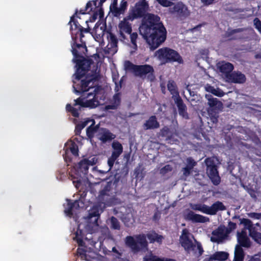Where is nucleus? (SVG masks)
<instances>
[{"instance_id":"1","label":"nucleus","mask_w":261,"mask_h":261,"mask_svg":"<svg viewBox=\"0 0 261 261\" xmlns=\"http://www.w3.org/2000/svg\"><path fill=\"white\" fill-rule=\"evenodd\" d=\"M148 10V2L146 0H139L129 9L127 19L133 21L142 18L139 32L150 49L153 51L165 41L167 31L160 17L158 15L147 13Z\"/></svg>"},{"instance_id":"2","label":"nucleus","mask_w":261,"mask_h":261,"mask_svg":"<svg viewBox=\"0 0 261 261\" xmlns=\"http://www.w3.org/2000/svg\"><path fill=\"white\" fill-rule=\"evenodd\" d=\"M71 36L74 43L72 45V53L74 56L73 61L76 63V80L74 82V86L78 90L86 89L88 84L91 82L92 79L87 78V80L80 81V77L84 75L90 70L91 65L93 63L91 59H86L82 54L84 51H87L86 42L83 40L84 35L82 32L77 31L72 32Z\"/></svg>"},{"instance_id":"3","label":"nucleus","mask_w":261,"mask_h":261,"mask_svg":"<svg viewBox=\"0 0 261 261\" xmlns=\"http://www.w3.org/2000/svg\"><path fill=\"white\" fill-rule=\"evenodd\" d=\"M86 74L80 77L79 81H85L87 80V78L92 79L91 82L88 84L86 89H83V90H77L79 89L76 88L74 86V82L76 80L75 73L73 75L75 76L73 79V92L77 94H81L85 92L88 91L90 89L94 88L93 92H89L87 94V96L86 97H83L82 96L77 98L74 100V103L73 106H72L70 104L68 103L66 106V111L68 112H70L72 116L78 118L80 116L79 111H81V108H90L91 109L95 108L99 105V95L101 94L102 91V89L100 86L96 85L95 83L97 80V76L95 74H92L91 76L86 75Z\"/></svg>"},{"instance_id":"4","label":"nucleus","mask_w":261,"mask_h":261,"mask_svg":"<svg viewBox=\"0 0 261 261\" xmlns=\"http://www.w3.org/2000/svg\"><path fill=\"white\" fill-rule=\"evenodd\" d=\"M146 237L151 243L155 242L161 243L163 239L162 236L153 231L151 233H147L146 236L144 234H137L135 237L127 236L125 239V243L134 254L140 252H145L148 250V242Z\"/></svg>"},{"instance_id":"5","label":"nucleus","mask_w":261,"mask_h":261,"mask_svg":"<svg viewBox=\"0 0 261 261\" xmlns=\"http://www.w3.org/2000/svg\"><path fill=\"white\" fill-rule=\"evenodd\" d=\"M154 57L162 63L177 62L183 63V60L180 54L175 50L168 47H164L155 51Z\"/></svg>"},{"instance_id":"6","label":"nucleus","mask_w":261,"mask_h":261,"mask_svg":"<svg viewBox=\"0 0 261 261\" xmlns=\"http://www.w3.org/2000/svg\"><path fill=\"white\" fill-rule=\"evenodd\" d=\"M106 0H92L89 1L84 9H81L79 13L81 14H90L91 16L89 18L90 22H94L98 16L102 18L104 15V11L102 6Z\"/></svg>"},{"instance_id":"7","label":"nucleus","mask_w":261,"mask_h":261,"mask_svg":"<svg viewBox=\"0 0 261 261\" xmlns=\"http://www.w3.org/2000/svg\"><path fill=\"white\" fill-rule=\"evenodd\" d=\"M192 208L207 215H215L219 211L225 210L226 207L222 202L218 201L214 203L211 206L204 204H195L192 206Z\"/></svg>"},{"instance_id":"8","label":"nucleus","mask_w":261,"mask_h":261,"mask_svg":"<svg viewBox=\"0 0 261 261\" xmlns=\"http://www.w3.org/2000/svg\"><path fill=\"white\" fill-rule=\"evenodd\" d=\"M239 219L240 224H243L244 228L249 230V236L255 242L261 244V233L257 232L255 228L253 226L252 221L246 218H241L239 215H235L232 217V219Z\"/></svg>"},{"instance_id":"9","label":"nucleus","mask_w":261,"mask_h":261,"mask_svg":"<svg viewBox=\"0 0 261 261\" xmlns=\"http://www.w3.org/2000/svg\"><path fill=\"white\" fill-rule=\"evenodd\" d=\"M205 163L206 166V173L214 185H218L220 183L221 178L219 175L217 167L214 160L211 158H207L205 160Z\"/></svg>"},{"instance_id":"10","label":"nucleus","mask_w":261,"mask_h":261,"mask_svg":"<svg viewBox=\"0 0 261 261\" xmlns=\"http://www.w3.org/2000/svg\"><path fill=\"white\" fill-rule=\"evenodd\" d=\"M153 66L149 64L138 65L135 75L142 79L147 77L148 81L152 82L155 79Z\"/></svg>"},{"instance_id":"11","label":"nucleus","mask_w":261,"mask_h":261,"mask_svg":"<svg viewBox=\"0 0 261 261\" xmlns=\"http://www.w3.org/2000/svg\"><path fill=\"white\" fill-rule=\"evenodd\" d=\"M112 147L113 149L112 153L108 160V165L109 167V170L112 169L115 162L123 152V146L118 141L113 142L112 144Z\"/></svg>"},{"instance_id":"12","label":"nucleus","mask_w":261,"mask_h":261,"mask_svg":"<svg viewBox=\"0 0 261 261\" xmlns=\"http://www.w3.org/2000/svg\"><path fill=\"white\" fill-rule=\"evenodd\" d=\"M99 210L100 205H95L93 206L89 212L88 219L89 224H88V226L90 227L91 225H92V227L94 228V229L92 230L93 231L97 230L99 226L98 220L100 217Z\"/></svg>"},{"instance_id":"13","label":"nucleus","mask_w":261,"mask_h":261,"mask_svg":"<svg viewBox=\"0 0 261 261\" xmlns=\"http://www.w3.org/2000/svg\"><path fill=\"white\" fill-rule=\"evenodd\" d=\"M111 190V186L108 184L99 193L98 200L100 203L103 204L104 206H111L113 202V198L110 194Z\"/></svg>"},{"instance_id":"14","label":"nucleus","mask_w":261,"mask_h":261,"mask_svg":"<svg viewBox=\"0 0 261 261\" xmlns=\"http://www.w3.org/2000/svg\"><path fill=\"white\" fill-rule=\"evenodd\" d=\"M130 19H127V15L123 18V20L119 23V37L122 41H128L125 34L128 35L132 32V25L128 21Z\"/></svg>"},{"instance_id":"15","label":"nucleus","mask_w":261,"mask_h":261,"mask_svg":"<svg viewBox=\"0 0 261 261\" xmlns=\"http://www.w3.org/2000/svg\"><path fill=\"white\" fill-rule=\"evenodd\" d=\"M213 236L211 238L213 242L220 243L226 239L228 234L226 233V227L224 225H220L212 233Z\"/></svg>"},{"instance_id":"16","label":"nucleus","mask_w":261,"mask_h":261,"mask_svg":"<svg viewBox=\"0 0 261 261\" xmlns=\"http://www.w3.org/2000/svg\"><path fill=\"white\" fill-rule=\"evenodd\" d=\"M184 218L187 221H191L193 223H205L208 222L210 219L208 217L194 213L192 211H189L185 215Z\"/></svg>"},{"instance_id":"17","label":"nucleus","mask_w":261,"mask_h":261,"mask_svg":"<svg viewBox=\"0 0 261 261\" xmlns=\"http://www.w3.org/2000/svg\"><path fill=\"white\" fill-rule=\"evenodd\" d=\"M96 136L102 143L111 141L116 138L115 135L111 133L108 129L103 127H101Z\"/></svg>"},{"instance_id":"18","label":"nucleus","mask_w":261,"mask_h":261,"mask_svg":"<svg viewBox=\"0 0 261 261\" xmlns=\"http://www.w3.org/2000/svg\"><path fill=\"white\" fill-rule=\"evenodd\" d=\"M228 76L227 80L233 83L243 84L246 80L245 75L240 71L232 72Z\"/></svg>"},{"instance_id":"19","label":"nucleus","mask_w":261,"mask_h":261,"mask_svg":"<svg viewBox=\"0 0 261 261\" xmlns=\"http://www.w3.org/2000/svg\"><path fill=\"white\" fill-rule=\"evenodd\" d=\"M188 230L186 229H184L182 230V235L184 236L183 241L181 243V246L184 249L189 251L190 250L196 251V245L193 244L192 241L189 238L188 236Z\"/></svg>"},{"instance_id":"20","label":"nucleus","mask_w":261,"mask_h":261,"mask_svg":"<svg viewBox=\"0 0 261 261\" xmlns=\"http://www.w3.org/2000/svg\"><path fill=\"white\" fill-rule=\"evenodd\" d=\"M237 240L239 246L241 247L248 248L251 246L250 239L247 236V233L245 230H242L241 232H237Z\"/></svg>"},{"instance_id":"21","label":"nucleus","mask_w":261,"mask_h":261,"mask_svg":"<svg viewBox=\"0 0 261 261\" xmlns=\"http://www.w3.org/2000/svg\"><path fill=\"white\" fill-rule=\"evenodd\" d=\"M127 7L128 3L126 0H122L119 7L117 6V3H116L115 6H114L112 9V13L115 17H119L120 15L124 14Z\"/></svg>"},{"instance_id":"22","label":"nucleus","mask_w":261,"mask_h":261,"mask_svg":"<svg viewBox=\"0 0 261 261\" xmlns=\"http://www.w3.org/2000/svg\"><path fill=\"white\" fill-rule=\"evenodd\" d=\"M218 68L221 73L225 74L227 79L228 75L230 74L234 68L233 65L229 62L222 61L217 64Z\"/></svg>"},{"instance_id":"23","label":"nucleus","mask_w":261,"mask_h":261,"mask_svg":"<svg viewBox=\"0 0 261 261\" xmlns=\"http://www.w3.org/2000/svg\"><path fill=\"white\" fill-rule=\"evenodd\" d=\"M143 128L145 130L155 129L160 127V123L158 121L155 116H150L144 123Z\"/></svg>"},{"instance_id":"24","label":"nucleus","mask_w":261,"mask_h":261,"mask_svg":"<svg viewBox=\"0 0 261 261\" xmlns=\"http://www.w3.org/2000/svg\"><path fill=\"white\" fill-rule=\"evenodd\" d=\"M205 97L208 100V105L210 106L208 109H222L223 104L222 102L219 101L217 98L213 97L211 95L206 94Z\"/></svg>"},{"instance_id":"25","label":"nucleus","mask_w":261,"mask_h":261,"mask_svg":"<svg viewBox=\"0 0 261 261\" xmlns=\"http://www.w3.org/2000/svg\"><path fill=\"white\" fill-rule=\"evenodd\" d=\"M92 124L86 129V134L89 139H92L94 134H98L101 128L99 124L95 125V121L94 120H92Z\"/></svg>"},{"instance_id":"26","label":"nucleus","mask_w":261,"mask_h":261,"mask_svg":"<svg viewBox=\"0 0 261 261\" xmlns=\"http://www.w3.org/2000/svg\"><path fill=\"white\" fill-rule=\"evenodd\" d=\"M175 133L173 130H171L168 126H165L160 129L159 136L162 137H165L166 140L170 141L174 137Z\"/></svg>"},{"instance_id":"27","label":"nucleus","mask_w":261,"mask_h":261,"mask_svg":"<svg viewBox=\"0 0 261 261\" xmlns=\"http://www.w3.org/2000/svg\"><path fill=\"white\" fill-rule=\"evenodd\" d=\"M78 10H76L75 11V13L73 15H72L70 17V19L69 22H68V24L70 25V30L71 31V33L72 32H73L74 31H79V29H80L81 27V25L79 23L77 20L75 19V17H78L77 16V13H78Z\"/></svg>"},{"instance_id":"28","label":"nucleus","mask_w":261,"mask_h":261,"mask_svg":"<svg viewBox=\"0 0 261 261\" xmlns=\"http://www.w3.org/2000/svg\"><path fill=\"white\" fill-rule=\"evenodd\" d=\"M245 252L242 247L237 245L235 247L234 258L233 261H244Z\"/></svg>"},{"instance_id":"29","label":"nucleus","mask_w":261,"mask_h":261,"mask_svg":"<svg viewBox=\"0 0 261 261\" xmlns=\"http://www.w3.org/2000/svg\"><path fill=\"white\" fill-rule=\"evenodd\" d=\"M245 29L244 28H238L236 29L231 30L229 31H227L225 33V36L227 38H229V40H238L241 39L243 38L242 37H238L237 36H233L236 33H240L243 32Z\"/></svg>"},{"instance_id":"30","label":"nucleus","mask_w":261,"mask_h":261,"mask_svg":"<svg viewBox=\"0 0 261 261\" xmlns=\"http://www.w3.org/2000/svg\"><path fill=\"white\" fill-rule=\"evenodd\" d=\"M87 162L88 159H84L79 162L77 165L78 171L84 175H86L88 172L89 166Z\"/></svg>"},{"instance_id":"31","label":"nucleus","mask_w":261,"mask_h":261,"mask_svg":"<svg viewBox=\"0 0 261 261\" xmlns=\"http://www.w3.org/2000/svg\"><path fill=\"white\" fill-rule=\"evenodd\" d=\"M229 256L227 252L223 251H218L215 253L212 256H211V259L218 261H225Z\"/></svg>"},{"instance_id":"32","label":"nucleus","mask_w":261,"mask_h":261,"mask_svg":"<svg viewBox=\"0 0 261 261\" xmlns=\"http://www.w3.org/2000/svg\"><path fill=\"white\" fill-rule=\"evenodd\" d=\"M175 11L180 16H186L188 15L187 7L182 4H178L174 7Z\"/></svg>"},{"instance_id":"33","label":"nucleus","mask_w":261,"mask_h":261,"mask_svg":"<svg viewBox=\"0 0 261 261\" xmlns=\"http://www.w3.org/2000/svg\"><path fill=\"white\" fill-rule=\"evenodd\" d=\"M167 88L170 94L172 95V96H174L175 95H177V96H178V95H179L176 85L173 81L170 80L168 81L167 84Z\"/></svg>"},{"instance_id":"34","label":"nucleus","mask_w":261,"mask_h":261,"mask_svg":"<svg viewBox=\"0 0 261 261\" xmlns=\"http://www.w3.org/2000/svg\"><path fill=\"white\" fill-rule=\"evenodd\" d=\"M75 203L76 202H73L71 201V200L68 199L67 200V203L66 204V206H65V210L64 212L66 214V215L72 217L73 215V212L72 211L75 206Z\"/></svg>"},{"instance_id":"35","label":"nucleus","mask_w":261,"mask_h":261,"mask_svg":"<svg viewBox=\"0 0 261 261\" xmlns=\"http://www.w3.org/2000/svg\"><path fill=\"white\" fill-rule=\"evenodd\" d=\"M83 231L80 229H77L75 232V237L74 240H75L79 246H84L85 242L83 241Z\"/></svg>"},{"instance_id":"36","label":"nucleus","mask_w":261,"mask_h":261,"mask_svg":"<svg viewBox=\"0 0 261 261\" xmlns=\"http://www.w3.org/2000/svg\"><path fill=\"white\" fill-rule=\"evenodd\" d=\"M110 227L112 229L119 230L121 228L120 223L114 216H112L110 219Z\"/></svg>"},{"instance_id":"37","label":"nucleus","mask_w":261,"mask_h":261,"mask_svg":"<svg viewBox=\"0 0 261 261\" xmlns=\"http://www.w3.org/2000/svg\"><path fill=\"white\" fill-rule=\"evenodd\" d=\"M107 38L109 43L110 44L112 47L117 46L118 40L116 36L113 33L111 32H108Z\"/></svg>"},{"instance_id":"38","label":"nucleus","mask_w":261,"mask_h":261,"mask_svg":"<svg viewBox=\"0 0 261 261\" xmlns=\"http://www.w3.org/2000/svg\"><path fill=\"white\" fill-rule=\"evenodd\" d=\"M172 98L174 100L175 103L176 105L178 110L187 107L179 95H178V96H177V95H175L174 96H172Z\"/></svg>"},{"instance_id":"39","label":"nucleus","mask_w":261,"mask_h":261,"mask_svg":"<svg viewBox=\"0 0 261 261\" xmlns=\"http://www.w3.org/2000/svg\"><path fill=\"white\" fill-rule=\"evenodd\" d=\"M99 30V27L97 26L96 27V25L95 26L94 30L93 31L92 33L94 34V37L95 39L97 41H99L101 40V39L102 38L103 35H104L103 30H102V28H99V31L100 33H98Z\"/></svg>"},{"instance_id":"40","label":"nucleus","mask_w":261,"mask_h":261,"mask_svg":"<svg viewBox=\"0 0 261 261\" xmlns=\"http://www.w3.org/2000/svg\"><path fill=\"white\" fill-rule=\"evenodd\" d=\"M138 65H135L129 61H126L124 63L125 69L130 71L135 75Z\"/></svg>"},{"instance_id":"41","label":"nucleus","mask_w":261,"mask_h":261,"mask_svg":"<svg viewBox=\"0 0 261 261\" xmlns=\"http://www.w3.org/2000/svg\"><path fill=\"white\" fill-rule=\"evenodd\" d=\"M69 149L74 156H77L79 155V147L74 141H71Z\"/></svg>"},{"instance_id":"42","label":"nucleus","mask_w":261,"mask_h":261,"mask_svg":"<svg viewBox=\"0 0 261 261\" xmlns=\"http://www.w3.org/2000/svg\"><path fill=\"white\" fill-rule=\"evenodd\" d=\"M130 37V42L133 45V47L134 49H137V40L138 39V34L136 32L130 33V34H128Z\"/></svg>"},{"instance_id":"43","label":"nucleus","mask_w":261,"mask_h":261,"mask_svg":"<svg viewBox=\"0 0 261 261\" xmlns=\"http://www.w3.org/2000/svg\"><path fill=\"white\" fill-rule=\"evenodd\" d=\"M237 228V224L236 223L229 221L228 223V227H226V233L229 234Z\"/></svg>"},{"instance_id":"44","label":"nucleus","mask_w":261,"mask_h":261,"mask_svg":"<svg viewBox=\"0 0 261 261\" xmlns=\"http://www.w3.org/2000/svg\"><path fill=\"white\" fill-rule=\"evenodd\" d=\"M178 111L179 115L185 119H189V114L187 112V107H186Z\"/></svg>"},{"instance_id":"45","label":"nucleus","mask_w":261,"mask_h":261,"mask_svg":"<svg viewBox=\"0 0 261 261\" xmlns=\"http://www.w3.org/2000/svg\"><path fill=\"white\" fill-rule=\"evenodd\" d=\"M113 103L118 107L121 103L120 93H117L113 97Z\"/></svg>"},{"instance_id":"46","label":"nucleus","mask_w":261,"mask_h":261,"mask_svg":"<svg viewBox=\"0 0 261 261\" xmlns=\"http://www.w3.org/2000/svg\"><path fill=\"white\" fill-rule=\"evenodd\" d=\"M196 163L193 162V163L191 165V166H187L186 167L183 168V174L185 176H187L190 175L191 170L193 168V167L195 165Z\"/></svg>"},{"instance_id":"47","label":"nucleus","mask_w":261,"mask_h":261,"mask_svg":"<svg viewBox=\"0 0 261 261\" xmlns=\"http://www.w3.org/2000/svg\"><path fill=\"white\" fill-rule=\"evenodd\" d=\"M86 252L85 249L80 248L77 249V253L81 256V258L85 260H87Z\"/></svg>"},{"instance_id":"48","label":"nucleus","mask_w":261,"mask_h":261,"mask_svg":"<svg viewBox=\"0 0 261 261\" xmlns=\"http://www.w3.org/2000/svg\"><path fill=\"white\" fill-rule=\"evenodd\" d=\"M253 23L255 29L261 34V21L260 19L257 17H255L253 20Z\"/></svg>"},{"instance_id":"49","label":"nucleus","mask_w":261,"mask_h":261,"mask_svg":"<svg viewBox=\"0 0 261 261\" xmlns=\"http://www.w3.org/2000/svg\"><path fill=\"white\" fill-rule=\"evenodd\" d=\"M172 168L169 165H165L164 167L161 168L160 170V173L162 174H165L167 172L171 171Z\"/></svg>"},{"instance_id":"50","label":"nucleus","mask_w":261,"mask_h":261,"mask_svg":"<svg viewBox=\"0 0 261 261\" xmlns=\"http://www.w3.org/2000/svg\"><path fill=\"white\" fill-rule=\"evenodd\" d=\"M143 261H161V258H158L155 256H145L143 258Z\"/></svg>"},{"instance_id":"51","label":"nucleus","mask_w":261,"mask_h":261,"mask_svg":"<svg viewBox=\"0 0 261 261\" xmlns=\"http://www.w3.org/2000/svg\"><path fill=\"white\" fill-rule=\"evenodd\" d=\"M220 110L216 109H208L207 112L208 115L219 116V111Z\"/></svg>"},{"instance_id":"52","label":"nucleus","mask_w":261,"mask_h":261,"mask_svg":"<svg viewBox=\"0 0 261 261\" xmlns=\"http://www.w3.org/2000/svg\"><path fill=\"white\" fill-rule=\"evenodd\" d=\"M92 119H91L90 118H88L87 120L84 121H82L80 123H79V124H77L79 125L80 126V127H81L83 129L86 127L88 124L90 122H92Z\"/></svg>"},{"instance_id":"53","label":"nucleus","mask_w":261,"mask_h":261,"mask_svg":"<svg viewBox=\"0 0 261 261\" xmlns=\"http://www.w3.org/2000/svg\"><path fill=\"white\" fill-rule=\"evenodd\" d=\"M196 248L198 250V256H201L203 254V250L201 244L199 242H197Z\"/></svg>"},{"instance_id":"54","label":"nucleus","mask_w":261,"mask_h":261,"mask_svg":"<svg viewBox=\"0 0 261 261\" xmlns=\"http://www.w3.org/2000/svg\"><path fill=\"white\" fill-rule=\"evenodd\" d=\"M97 159L94 157V158H91V159H88L87 163H88V165L89 166H93L97 163Z\"/></svg>"},{"instance_id":"55","label":"nucleus","mask_w":261,"mask_h":261,"mask_svg":"<svg viewBox=\"0 0 261 261\" xmlns=\"http://www.w3.org/2000/svg\"><path fill=\"white\" fill-rule=\"evenodd\" d=\"M249 216L251 218L259 219L261 218V214L257 213H250L249 214Z\"/></svg>"},{"instance_id":"56","label":"nucleus","mask_w":261,"mask_h":261,"mask_svg":"<svg viewBox=\"0 0 261 261\" xmlns=\"http://www.w3.org/2000/svg\"><path fill=\"white\" fill-rule=\"evenodd\" d=\"M118 107L117 105H115L114 103H112L111 105H108L105 106V110H116L117 109Z\"/></svg>"},{"instance_id":"57","label":"nucleus","mask_w":261,"mask_h":261,"mask_svg":"<svg viewBox=\"0 0 261 261\" xmlns=\"http://www.w3.org/2000/svg\"><path fill=\"white\" fill-rule=\"evenodd\" d=\"M204 6H209L213 4L215 0H200Z\"/></svg>"},{"instance_id":"58","label":"nucleus","mask_w":261,"mask_h":261,"mask_svg":"<svg viewBox=\"0 0 261 261\" xmlns=\"http://www.w3.org/2000/svg\"><path fill=\"white\" fill-rule=\"evenodd\" d=\"M83 128L78 124L76 125L74 132L75 135H80Z\"/></svg>"},{"instance_id":"59","label":"nucleus","mask_w":261,"mask_h":261,"mask_svg":"<svg viewBox=\"0 0 261 261\" xmlns=\"http://www.w3.org/2000/svg\"><path fill=\"white\" fill-rule=\"evenodd\" d=\"M210 120L213 123H216L218 121L219 116L209 115Z\"/></svg>"},{"instance_id":"60","label":"nucleus","mask_w":261,"mask_h":261,"mask_svg":"<svg viewBox=\"0 0 261 261\" xmlns=\"http://www.w3.org/2000/svg\"><path fill=\"white\" fill-rule=\"evenodd\" d=\"M212 92L213 94H214L215 95L221 97L223 95V92H220L216 89H214Z\"/></svg>"},{"instance_id":"61","label":"nucleus","mask_w":261,"mask_h":261,"mask_svg":"<svg viewBox=\"0 0 261 261\" xmlns=\"http://www.w3.org/2000/svg\"><path fill=\"white\" fill-rule=\"evenodd\" d=\"M90 31V29L88 27L87 28H83L82 26H81V27L80 28V29H79V32H82V33H89Z\"/></svg>"},{"instance_id":"62","label":"nucleus","mask_w":261,"mask_h":261,"mask_svg":"<svg viewBox=\"0 0 261 261\" xmlns=\"http://www.w3.org/2000/svg\"><path fill=\"white\" fill-rule=\"evenodd\" d=\"M160 217H161L160 213L156 212L154 214V215L153 216V220H154V221L159 220L160 219Z\"/></svg>"},{"instance_id":"63","label":"nucleus","mask_w":261,"mask_h":261,"mask_svg":"<svg viewBox=\"0 0 261 261\" xmlns=\"http://www.w3.org/2000/svg\"><path fill=\"white\" fill-rule=\"evenodd\" d=\"M112 251L117 254L119 256L121 255V253L119 252V251L117 249V248L115 247H113L112 248Z\"/></svg>"},{"instance_id":"64","label":"nucleus","mask_w":261,"mask_h":261,"mask_svg":"<svg viewBox=\"0 0 261 261\" xmlns=\"http://www.w3.org/2000/svg\"><path fill=\"white\" fill-rule=\"evenodd\" d=\"M121 88V81H120L119 87L118 85V84L116 83L115 90L116 91V92H117L119 91V88Z\"/></svg>"}]
</instances>
